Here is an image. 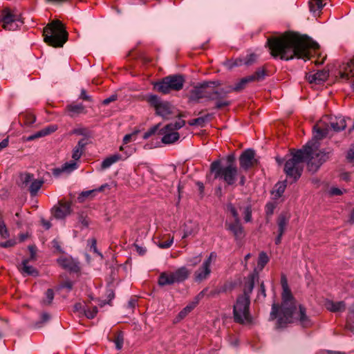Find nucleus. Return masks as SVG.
Here are the masks:
<instances>
[{
  "instance_id": "obj_1",
  "label": "nucleus",
  "mask_w": 354,
  "mask_h": 354,
  "mask_svg": "<svg viewBox=\"0 0 354 354\" xmlns=\"http://www.w3.org/2000/svg\"><path fill=\"white\" fill-rule=\"evenodd\" d=\"M267 46L273 57L283 60L309 59L310 50L319 48L318 44L306 35L295 32H286L280 36L269 37Z\"/></svg>"
},
{
  "instance_id": "obj_2",
  "label": "nucleus",
  "mask_w": 354,
  "mask_h": 354,
  "mask_svg": "<svg viewBox=\"0 0 354 354\" xmlns=\"http://www.w3.org/2000/svg\"><path fill=\"white\" fill-rule=\"evenodd\" d=\"M283 288L282 301L281 306L273 304L270 312V319L277 318V328H283L288 324H298L304 328H309L313 322L307 315L306 308L298 304L288 288L285 277L281 278Z\"/></svg>"
},
{
  "instance_id": "obj_3",
  "label": "nucleus",
  "mask_w": 354,
  "mask_h": 354,
  "mask_svg": "<svg viewBox=\"0 0 354 354\" xmlns=\"http://www.w3.org/2000/svg\"><path fill=\"white\" fill-rule=\"evenodd\" d=\"M316 148L314 144L308 142L303 149L292 152V157L286 162L283 170L287 177L292 178V183L301 177L305 159H308V170L314 174L330 158L331 150L317 151Z\"/></svg>"
},
{
  "instance_id": "obj_4",
  "label": "nucleus",
  "mask_w": 354,
  "mask_h": 354,
  "mask_svg": "<svg viewBox=\"0 0 354 354\" xmlns=\"http://www.w3.org/2000/svg\"><path fill=\"white\" fill-rule=\"evenodd\" d=\"M257 274H251L244 280L243 294L238 296L233 306V315L234 322L241 324H249L252 322L250 313V294L252 293Z\"/></svg>"
},
{
  "instance_id": "obj_5",
  "label": "nucleus",
  "mask_w": 354,
  "mask_h": 354,
  "mask_svg": "<svg viewBox=\"0 0 354 354\" xmlns=\"http://www.w3.org/2000/svg\"><path fill=\"white\" fill-rule=\"evenodd\" d=\"M44 41L55 48L62 47L68 39V32L59 20L53 21L43 30Z\"/></svg>"
},
{
  "instance_id": "obj_6",
  "label": "nucleus",
  "mask_w": 354,
  "mask_h": 354,
  "mask_svg": "<svg viewBox=\"0 0 354 354\" xmlns=\"http://www.w3.org/2000/svg\"><path fill=\"white\" fill-rule=\"evenodd\" d=\"M218 82H206L202 83L203 89L204 98L208 100L215 101V108L221 109L223 107L229 106L231 102L226 100L227 94L230 93V90H226L220 88Z\"/></svg>"
},
{
  "instance_id": "obj_7",
  "label": "nucleus",
  "mask_w": 354,
  "mask_h": 354,
  "mask_svg": "<svg viewBox=\"0 0 354 354\" xmlns=\"http://www.w3.org/2000/svg\"><path fill=\"white\" fill-rule=\"evenodd\" d=\"M210 171L214 174V178H219L228 185H233L236 179L238 169L236 165L221 166V160H216L211 163Z\"/></svg>"
},
{
  "instance_id": "obj_8",
  "label": "nucleus",
  "mask_w": 354,
  "mask_h": 354,
  "mask_svg": "<svg viewBox=\"0 0 354 354\" xmlns=\"http://www.w3.org/2000/svg\"><path fill=\"white\" fill-rule=\"evenodd\" d=\"M185 83V77L180 74L171 75L165 77L161 81L154 84V88L163 94H167L170 91H180Z\"/></svg>"
},
{
  "instance_id": "obj_9",
  "label": "nucleus",
  "mask_w": 354,
  "mask_h": 354,
  "mask_svg": "<svg viewBox=\"0 0 354 354\" xmlns=\"http://www.w3.org/2000/svg\"><path fill=\"white\" fill-rule=\"evenodd\" d=\"M185 124V121L178 118L175 122H171L160 129L159 133L163 135L161 139L162 142L164 144H172L177 141L180 136L179 133L175 131L180 129Z\"/></svg>"
},
{
  "instance_id": "obj_10",
  "label": "nucleus",
  "mask_w": 354,
  "mask_h": 354,
  "mask_svg": "<svg viewBox=\"0 0 354 354\" xmlns=\"http://www.w3.org/2000/svg\"><path fill=\"white\" fill-rule=\"evenodd\" d=\"M19 21V17L11 12L9 8H4L0 15V21L3 23V28L8 30H15L18 25L17 21Z\"/></svg>"
},
{
  "instance_id": "obj_11",
  "label": "nucleus",
  "mask_w": 354,
  "mask_h": 354,
  "mask_svg": "<svg viewBox=\"0 0 354 354\" xmlns=\"http://www.w3.org/2000/svg\"><path fill=\"white\" fill-rule=\"evenodd\" d=\"M216 258L215 252H211L208 258L203 265L195 272L194 276L196 281H201L207 278L211 272L210 265Z\"/></svg>"
},
{
  "instance_id": "obj_12",
  "label": "nucleus",
  "mask_w": 354,
  "mask_h": 354,
  "mask_svg": "<svg viewBox=\"0 0 354 354\" xmlns=\"http://www.w3.org/2000/svg\"><path fill=\"white\" fill-rule=\"evenodd\" d=\"M290 218V214L288 212H282L278 216L277 223L278 226V235L275 239V244L281 243L282 236L286 230V227Z\"/></svg>"
},
{
  "instance_id": "obj_13",
  "label": "nucleus",
  "mask_w": 354,
  "mask_h": 354,
  "mask_svg": "<svg viewBox=\"0 0 354 354\" xmlns=\"http://www.w3.org/2000/svg\"><path fill=\"white\" fill-rule=\"evenodd\" d=\"M257 163L255 159V151L252 149L245 150L239 157L240 167L244 169L248 170L254 167Z\"/></svg>"
},
{
  "instance_id": "obj_14",
  "label": "nucleus",
  "mask_w": 354,
  "mask_h": 354,
  "mask_svg": "<svg viewBox=\"0 0 354 354\" xmlns=\"http://www.w3.org/2000/svg\"><path fill=\"white\" fill-rule=\"evenodd\" d=\"M71 212V205L69 202L59 201L51 209L53 216L57 219H63Z\"/></svg>"
},
{
  "instance_id": "obj_15",
  "label": "nucleus",
  "mask_w": 354,
  "mask_h": 354,
  "mask_svg": "<svg viewBox=\"0 0 354 354\" xmlns=\"http://www.w3.org/2000/svg\"><path fill=\"white\" fill-rule=\"evenodd\" d=\"M225 226L227 230L230 231L235 239H241L244 236V230L241 225V221H225Z\"/></svg>"
},
{
  "instance_id": "obj_16",
  "label": "nucleus",
  "mask_w": 354,
  "mask_h": 354,
  "mask_svg": "<svg viewBox=\"0 0 354 354\" xmlns=\"http://www.w3.org/2000/svg\"><path fill=\"white\" fill-rule=\"evenodd\" d=\"M59 265L65 270L72 272L80 271L79 263L71 257H61L57 259Z\"/></svg>"
},
{
  "instance_id": "obj_17",
  "label": "nucleus",
  "mask_w": 354,
  "mask_h": 354,
  "mask_svg": "<svg viewBox=\"0 0 354 354\" xmlns=\"http://www.w3.org/2000/svg\"><path fill=\"white\" fill-rule=\"evenodd\" d=\"M204 291H201L199 294H198L193 301L189 303L179 313L178 317L180 319H183L192 310L195 308V307L198 304L200 300L204 296Z\"/></svg>"
},
{
  "instance_id": "obj_18",
  "label": "nucleus",
  "mask_w": 354,
  "mask_h": 354,
  "mask_svg": "<svg viewBox=\"0 0 354 354\" xmlns=\"http://www.w3.org/2000/svg\"><path fill=\"white\" fill-rule=\"evenodd\" d=\"M314 138L321 140L326 137L329 132V125L322 121H319L314 126Z\"/></svg>"
},
{
  "instance_id": "obj_19",
  "label": "nucleus",
  "mask_w": 354,
  "mask_h": 354,
  "mask_svg": "<svg viewBox=\"0 0 354 354\" xmlns=\"http://www.w3.org/2000/svg\"><path fill=\"white\" fill-rule=\"evenodd\" d=\"M77 168V164L75 161H71L68 162L64 163L62 165L61 167L55 168L53 169V174L57 177L60 176L62 173L70 174L73 171L75 170Z\"/></svg>"
},
{
  "instance_id": "obj_20",
  "label": "nucleus",
  "mask_w": 354,
  "mask_h": 354,
  "mask_svg": "<svg viewBox=\"0 0 354 354\" xmlns=\"http://www.w3.org/2000/svg\"><path fill=\"white\" fill-rule=\"evenodd\" d=\"M328 72L327 71H318L313 74H308L307 79L310 83L320 84L327 80Z\"/></svg>"
},
{
  "instance_id": "obj_21",
  "label": "nucleus",
  "mask_w": 354,
  "mask_h": 354,
  "mask_svg": "<svg viewBox=\"0 0 354 354\" xmlns=\"http://www.w3.org/2000/svg\"><path fill=\"white\" fill-rule=\"evenodd\" d=\"M341 77L352 82V88L354 90V59L348 63L343 72L341 73Z\"/></svg>"
},
{
  "instance_id": "obj_22",
  "label": "nucleus",
  "mask_w": 354,
  "mask_h": 354,
  "mask_svg": "<svg viewBox=\"0 0 354 354\" xmlns=\"http://www.w3.org/2000/svg\"><path fill=\"white\" fill-rule=\"evenodd\" d=\"M175 283H181L189 276V271L185 267H180L174 272H171Z\"/></svg>"
},
{
  "instance_id": "obj_23",
  "label": "nucleus",
  "mask_w": 354,
  "mask_h": 354,
  "mask_svg": "<svg viewBox=\"0 0 354 354\" xmlns=\"http://www.w3.org/2000/svg\"><path fill=\"white\" fill-rule=\"evenodd\" d=\"M30 259H25L22 261L20 268H19L21 273L24 275L36 276L38 274L37 270L31 266L28 265Z\"/></svg>"
},
{
  "instance_id": "obj_24",
  "label": "nucleus",
  "mask_w": 354,
  "mask_h": 354,
  "mask_svg": "<svg viewBox=\"0 0 354 354\" xmlns=\"http://www.w3.org/2000/svg\"><path fill=\"white\" fill-rule=\"evenodd\" d=\"M84 106L82 104H71L66 106V111L70 117H75L80 113H84Z\"/></svg>"
},
{
  "instance_id": "obj_25",
  "label": "nucleus",
  "mask_w": 354,
  "mask_h": 354,
  "mask_svg": "<svg viewBox=\"0 0 354 354\" xmlns=\"http://www.w3.org/2000/svg\"><path fill=\"white\" fill-rule=\"evenodd\" d=\"M87 143L88 142L86 138H82L80 140H79L77 145L75 147V148L73 150L72 158L75 160H77L81 158L84 151V147H86Z\"/></svg>"
},
{
  "instance_id": "obj_26",
  "label": "nucleus",
  "mask_w": 354,
  "mask_h": 354,
  "mask_svg": "<svg viewBox=\"0 0 354 354\" xmlns=\"http://www.w3.org/2000/svg\"><path fill=\"white\" fill-rule=\"evenodd\" d=\"M326 308L333 313L343 312L346 309V304L344 301L334 302L328 301L326 303Z\"/></svg>"
},
{
  "instance_id": "obj_27",
  "label": "nucleus",
  "mask_w": 354,
  "mask_h": 354,
  "mask_svg": "<svg viewBox=\"0 0 354 354\" xmlns=\"http://www.w3.org/2000/svg\"><path fill=\"white\" fill-rule=\"evenodd\" d=\"M204 98L203 89L202 84L194 86L190 91L189 99L190 101L198 102L199 100Z\"/></svg>"
},
{
  "instance_id": "obj_28",
  "label": "nucleus",
  "mask_w": 354,
  "mask_h": 354,
  "mask_svg": "<svg viewBox=\"0 0 354 354\" xmlns=\"http://www.w3.org/2000/svg\"><path fill=\"white\" fill-rule=\"evenodd\" d=\"M175 283L171 272H163L158 278V284L160 286L172 285Z\"/></svg>"
},
{
  "instance_id": "obj_29",
  "label": "nucleus",
  "mask_w": 354,
  "mask_h": 354,
  "mask_svg": "<svg viewBox=\"0 0 354 354\" xmlns=\"http://www.w3.org/2000/svg\"><path fill=\"white\" fill-rule=\"evenodd\" d=\"M122 159V157L120 154H113L105 158L101 163V168L106 169L111 167L113 164Z\"/></svg>"
},
{
  "instance_id": "obj_30",
  "label": "nucleus",
  "mask_w": 354,
  "mask_h": 354,
  "mask_svg": "<svg viewBox=\"0 0 354 354\" xmlns=\"http://www.w3.org/2000/svg\"><path fill=\"white\" fill-rule=\"evenodd\" d=\"M156 111L157 115L162 118H167L171 113V106L167 102H162V103L157 107Z\"/></svg>"
},
{
  "instance_id": "obj_31",
  "label": "nucleus",
  "mask_w": 354,
  "mask_h": 354,
  "mask_svg": "<svg viewBox=\"0 0 354 354\" xmlns=\"http://www.w3.org/2000/svg\"><path fill=\"white\" fill-rule=\"evenodd\" d=\"M330 126L335 131H340L346 128V124L344 118L339 117L331 121Z\"/></svg>"
},
{
  "instance_id": "obj_32",
  "label": "nucleus",
  "mask_w": 354,
  "mask_h": 354,
  "mask_svg": "<svg viewBox=\"0 0 354 354\" xmlns=\"http://www.w3.org/2000/svg\"><path fill=\"white\" fill-rule=\"evenodd\" d=\"M266 76V71L264 68H258L255 73L251 75H248L250 82H260L263 81Z\"/></svg>"
},
{
  "instance_id": "obj_33",
  "label": "nucleus",
  "mask_w": 354,
  "mask_h": 354,
  "mask_svg": "<svg viewBox=\"0 0 354 354\" xmlns=\"http://www.w3.org/2000/svg\"><path fill=\"white\" fill-rule=\"evenodd\" d=\"M44 181V180H33L30 183L29 187V192L31 196H36L38 191L40 189L41 186L43 185Z\"/></svg>"
},
{
  "instance_id": "obj_34",
  "label": "nucleus",
  "mask_w": 354,
  "mask_h": 354,
  "mask_svg": "<svg viewBox=\"0 0 354 354\" xmlns=\"http://www.w3.org/2000/svg\"><path fill=\"white\" fill-rule=\"evenodd\" d=\"M98 312L97 307L90 306L88 304L85 303V309L83 315L86 317L88 319H93Z\"/></svg>"
},
{
  "instance_id": "obj_35",
  "label": "nucleus",
  "mask_w": 354,
  "mask_h": 354,
  "mask_svg": "<svg viewBox=\"0 0 354 354\" xmlns=\"http://www.w3.org/2000/svg\"><path fill=\"white\" fill-rule=\"evenodd\" d=\"M286 187V181L278 183L275 185V189L272 192L274 199L280 198L283 194Z\"/></svg>"
},
{
  "instance_id": "obj_36",
  "label": "nucleus",
  "mask_w": 354,
  "mask_h": 354,
  "mask_svg": "<svg viewBox=\"0 0 354 354\" xmlns=\"http://www.w3.org/2000/svg\"><path fill=\"white\" fill-rule=\"evenodd\" d=\"M251 82L250 80H249L248 77H245L242 78L238 83L235 84L234 87H229L227 90H230V93L233 91H240L242 89H243L245 86V85L248 83Z\"/></svg>"
},
{
  "instance_id": "obj_37",
  "label": "nucleus",
  "mask_w": 354,
  "mask_h": 354,
  "mask_svg": "<svg viewBox=\"0 0 354 354\" xmlns=\"http://www.w3.org/2000/svg\"><path fill=\"white\" fill-rule=\"evenodd\" d=\"M324 0H310L309 1L310 10L313 13L319 11L324 6Z\"/></svg>"
},
{
  "instance_id": "obj_38",
  "label": "nucleus",
  "mask_w": 354,
  "mask_h": 354,
  "mask_svg": "<svg viewBox=\"0 0 354 354\" xmlns=\"http://www.w3.org/2000/svg\"><path fill=\"white\" fill-rule=\"evenodd\" d=\"M209 120V115H205L203 117H199L197 118H195L194 120H192L189 122V125L194 126V125H198V126H203L204 124L207 122Z\"/></svg>"
},
{
  "instance_id": "obj_39",
  "label": "nucleus",
  "mask_w": 354,
  "mask_h": 354,
  "mask_svg": "<svg viewBox=\"0 0 354 354\" xmlns=\"http://www.w3.org/2000/svg\"><path fill=\"white\" fill-rule=\"evenodd\" d=\"M147 102L153 106L156 110L157 107L160 105L162 102L160 100V98L155 95H150L147 97Z\"/></svg>"
},
{
  "instance_id": "obj_40",
  "label": "nucleus",
  "mask_w": 354,
  "mask_h": 354,
  "mask_svg": "<svg viewBox=\"0 0 354 354\" xmlns=\"http://www.w3.org/2000/svg\"><path fill=\"white\" fill-rule=\"evenodd\" d=\"M20 179L22 183V186L26 187L30 183H32V181L34 180V176H33V174H31L30 173H25V174H21Z\"/></svg>"
},
{
  "instance_id": "obj_41",
  "label": "nucleus",
  "mask_w": 354,
  "mask_h": 354,
  "mask_svg": "<svg viewBox=\"0 0 354 354\" xmlns=\"http://www.w3.org/2000/svg\"><path fill=\"white\" fill-rule=\"evenodd\" d=\"M269 261V258L266 252H261L259 254L258 259V266L263 269Z\"/></svg>"
},
{
  "instance_id": "obj_42",
  "label": "nucleus",
  "mask_w": 354,
  "mask_h": 354,
  "mask_svg": "<svg viewBox=\"0 0 354 354\" xmlns=\"http://www.w3.org/2000/svg\"><path fill=\"white\" fill-rule=\"evenodd\" d=\"M115 347L118 350H120L124 343V337L121 332L118 333L114 339Z\"/></svg>"
},
{
  "instance_id": "obj_43",
  "label": "nucleus",
  "mask_w": 354,
  "mask_h": 354,
  "mask_svg": "<svg viewBox=\"0 0 354 354\" xmlns=\"http://www.w3.org/2000/svg\"><path fill=\"white\" fill-rule=\"evenodd\" d=\"M275 207H276V205L273 203H268L266 204V207H265V211H266L267 219H269L272 216V215L274 213V210Z\"/></svg>"
},
{
  "instance_id": "obj_44",
  "label": "nucleus",
  "mask_w": 354,
  "mask_h": 354,
  "mask_svg": "<svg viewBox=\"0 0 354 354\" xmlns=\"http://www.w3.org/2000/svg\"><path fill=\"white\" fill-rule=\"evenodd\" d=\"M46 136V132H45L44 129H43L36 132L35 133L29 136L27 138L26 140L28 141H31V140H33L35 139H37V138H41V137Z\"/></svg>"
},
{
  "instance_id": "obj_45",
  "label": "nucleus",
  "mask_w": 354,
  "mask_h": 354,
  "mask_svg": "<svg viewBox=\"0 0 354 354\" xmlns=\"http://www.w3.org/2000/svg\"><path fill=\"white\" fill-rule=\"evenodd\" d=\"M227 210L230 212L232 216L234 217V221H240V218L239 216L238 212L236 211V208L234 207V206L232 204H231V203L228 204L227 206Z\"/></svg>"
},
{
  "instance_id": "obj_46",
  "label": "nucleus",
  "mask_w": 354,
  "mask_h": 354,
  "mask_svg": "<svg viewBox=\"0 0 354 354\" xmlns=\"http://www.w3.org/2000/svg\"><path fill=\"white\" fill-rule=\"evenodd\" d=\"M242 65H245L244 59H237L233 62L229 61L228 63L227 64V66L230 69L234 66H240Z\"/></svg>"
},
{
  "instance_id": "obj_47",
  "label": "nucleus",
  "mask_w": 354,
  "mask_h": 354,
  "mask_svg": "<svg viewBox=\"0 0 354 354\" xmlns=\"http://www.w3.org/2000/svg\"><path fill=\"white\" fill-rule=\"evenodd\" d=\"M0 235L3 238H7L9 236L8 231L6 227V225L2 219L0 218Z\"/></svg>"
},
{
  "instance_id": "obj_48",
  "label": "nucleus",
  "mask_w": 354,
  "mask_h": 354,
  "mask_svg": "<svg viewBox=\"0 0 354 354\" xmlns=\"http://www.w3.org/2000/svg\"><path fill=\"white\" fill-rule=\"evenodd\" d=\"M46 299L44 300L46 304H50L54 298V292L52 289H48L46 292Z\"/></svg>"
},
{
  "instance_id": "obj_49",
  "label": "nucleus",
  "mask_w": 354,
  "mask_h": 354,
  "mask_svg": "<svg viewBox=\"0 0 354 354\" xmlns=\"http://www.w3.org/2000/svg\"><path fill=\"white\" fill-rule=\"evenodd\" d=\"M244 220L245 222H250L252 220V208L250 206H247L244 209Z\"/></svg>"
},
{
  "instance_id": "obj_50",
  "label": "nucleus",
  "mask_w": 354,
  "mask_h": 354,
  "mask_svg": "<svg viewBox=\"0 0 354 354\" xmlns=\"http://www.w3.org/2000/svg\"><path fill=\"white\" fill-rule=\"evenodd\" d=\"M78 221L82 225V227H88L90 221L86 216H84L83 214H80L78 216Z\"/></svg>"
},
{
  "instance_id": "obj_51",
  "label": "nucleus",
  "mask_w": 354,
  "mask_h": 354,
  "mask_svg": "<svg viewBox=\"0 0 354 354\" xmlns=\"http://www.w3.org/2000/svg\"><path fill=\"white\" fill-rule=\"evenodd\" d=\"M36 120V117L33 114L28 113L25 115V124L27 125L32 124Z\"/></svg>"
},
{
  "instance_id": "obj_52",
  "label": "nucleus",
  "mask_w": 354,
  "mask_h": 354,
  "mask_svg": "<svg viewBox=\"0 0 354 354\" xmlns=\"http://www.w3.org/2000/svg\"><path fill=\"white\" fill-rule=\"evenodd\" d=\"M256 61V55L251 54L248 57L244 59V64L246 66H250L254 64Z\"/></svg>"
},
{
  "instance_id": "obj_53",
  "label": "nucleus",
  "mask_w": 354,
  "mask_h": 354,
  "mask_svg": "<svg viewBox=\"0 0 354 354\" xmlns=\"http://www.w3.org/2000/svg\"><path fill=\"white\" fill-rule=\"evenodd\" d=\"M84 309H85V304L83 305L81 303H76L74 305V311L75 312H77V313H79L83 315L84 312Z\"/></svg>"
},
{
  "instance_id": "obj_54",
  "label": "nucleus",
  "mask_w": 354,
  "mask_h": 354,
  "mask_svg": "<svg viewBox=\"0 0 354 354\" xmlns=\"http://www.w3.org/2000/svg\"><path fill=\"white\" fill-rule=\"evenodd\" d=\"M91 250H93V252L95 254H97V255L100 256L101 257H102V254L98 251L97 248V241L95 239H91Z\"/></svg>"
},
{
  "instance_id": "obj_55",
  "label": "nucleus",
  "mask_w": 354,
  "mask_h": 354,
  "mask_svg": "<svg viewBox=\"0 0 354 354\" xmlns=\"http://www.w3.org/2000/svg\"><path fill=\"white\" fill-rule=\"evenodd\" d=\"M328 193L330 196H340L343 194V191L337 187H331Z\"/></svg>"
},
{
  "instance_id": "obj_56",
  "label": "nucleus",
  "mask_w": 354,
  "mask_h": 354,
  "mask_svg": "<svg viewBox=\"0 0 354 354\" xmlns=\"http://www.w3.org/2000/svg\"><path fill=\"white\" fill-rule=\"evenodd\" d=\"M346 159L349 162H353L354 160V147H351L346 155Z\"/></svg>"
},
{
  "instance_id": "obj_57",
  "label": "nucleus",
  "mask_w": 354,
  "mask_h": 354,
  "mask_svg": "<svg viewBox=\"0 0 354 354\" xmlns=\"http://www.w3.org/2000/svg\"><path fill=\"white\" fill-rule=\"evenodd\" d=\"M172 243H173V239L165 241H162L159 243V247L160 248H169L171 245Z\"/></svg>"
},
{
  "instance_id": "obj_58",
  "label": "nucleus",
  "mask_w": 354,
  "mask_h": 354,
  "mask_svg": "<svg viewBox=\"0 0 354 354\" xmlns=\"http://www.w3.org/2000/svg\"><path fill=\"white\" fill-rule=\"evenodd\" d=\"M15 245V241H13V240H8V241H6L5 242H3V243H0V247L1 248H10V247H12Z\"/></svg>"
},
{
  "instance_id": "obj_59",
  "label": "nucleus",
  "mask_w": 354,
  "mask_h": 354,
  "mask_svg": "<svg viewBox=\"0 0 354 354\" xmlns=\"http://www.w3.org/2000/svg\"><path fill=\"white\" fill-rule=\"evenodd\" d=\"M227 165H235V156L234 154H229L226 157Z\"/></svg>"
},
{
  "instance_id": "obj_60",
  "label": "nucleus",
  "mask_w": 354,
  "mask_h": 354,
  "mask_svg": "<svg viewBox=\"0 0 354 354\" xmlns=\"http://www.w3.org/2000/svg\"><path fill=\"white\" fill-rule=\"evenodd\" d=\"M80 97L85 101L91 102L92 100L91 97L87 95L85 89H82Z\"/></svg>"
},
{
  "instance_id": "obj_61",
  "label": "nucleus",
  "mask_w": 354,
  "mask_h": 354,
  "mask_svg": "<svg viewBox=\"0 0 354 354\" xmlns=\"http://www.w3.org/2000/svg\"><path fill=\"white\" fill-rule=\"evenodd\" d=\"M117 98H118L117 95H112L109 97L104 99L102 102V104L104 105H107L109 103L115 101L117 100Z\"/></svg>"
},
{
  "instance_id": "obj_62",
  "label": "nucleus",
  "mask_w": 354,
  "mask_h": 354,
  "mask_svg": "<svg viewBox=\"0 0 354 354\" xmlns=\"http://www.w3.org/2000/svg\"><path fill=\"white\" fill-rule=\"evenodd\" d=\"M52 244H53V247L54 248L56 249V250L60 253H62L64 252V251L62 250V248H61V245L59 244V242L58 240L57 239H54L53 241H52Z\"/></svg>"
},
{
  "instance_id": "obj_63",
  "label": "nucleus",
  "mask_w": 354,
  "mask_h": 354,
  "mask_svg": "<svg viewBox=\"0 0 354 354\" xmlns=\"http://www.w3.org/2000/svg\"><path fill=\"white\" fill-rule=\"evenodd\" d=\"M28 250H29L30 253V258L28 259L34 260L35 259V255H36L35 247L34 245H29L28 246Z\"/></svg>"
},
{
  "instance_id": "obj_64",
  "label": "nucleus",
  "mask_w": 354,
  "mask_h": 354,
  "mask_svg": "<svg viewBox=\"0 0 354 354\" xmlns=\"http://www.w3.org/2000/svg\"><path fill=\"white\" fill-rule=\"evenodd\" d=\"M44 131L46 132V136L55 131L57 130V127L55 126H48L44 129Z\"/></svg>"
}]
</instances>
